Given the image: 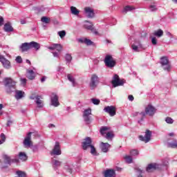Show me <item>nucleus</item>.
Wrapping results in <instances>:
<instances>
[{
    "label": "nucleus",
    "mask_w": 177,
    "mask_h": 177,
    "mask_svg": "<svg viewBox=\"0 0 177 177\" xmlns=\"http://www.w3.org/2000/svg\"><path fill=\"white\" fill-rule=\"evenodd\" d=\"M82 148L83 150H88V149H90V153L92 156H99V153L96 151V148L92 145V139L89 137L83 140Z\"/></svg>",
    "instance_id": "f257e3e1"
},
{
    "label": "nucleus",
    "mask_w": 177,
    "mask_h": 177,
    "mask_svg": "<svg viewBox=\"0 0 177 177\" xmlns=\"http://www.w3.org/2000/svg\"><path fill=\"white\" fill-rule=\"evenodd\" d=\"M32 48L35 49V50H39V49H41V44L35 41H31L29 43H23L19 46V49L21 52H28V50L32 49Z\"/></svg>",
    "instance_id": "f03ea898"
},
{
    "label": "nucleus",
    "mask_w": 177,
    "mask_h": 177,
    "mask_svg": "<svg viewBox=\"0 0 177 177\" xmlns=\"http://www.w3.org/2000/svg\"><path fill=\"white\" fill-rule=\"evenodd\" d=\"M3 84L6 86L7 93H12L16 91V82L11 77H6L3 80Z\"/></svg>",
    "instance_id": "7ed1b4c3"
},
{
    "label": "nucleus",
    "mask_w": 177,
    "mask_h": 177,
    "mask_svg": "<svg viewBox=\"0 0 177 177\" xmlns=\"http://www.w3.org/2000/svg\"><path fill=\"white\" fill-rule=\"evenodd\" d=\"M156 108L153 106L151 104H149L146 108H145V112H136L134 113V115H140L141 118V120H143V118L146 117V114L147 115H149L150 117H153L154 114H156Z\"/></svg>",
    "instance_id": "20e7f679"
},
{
    "label": "nucleus",
    "mask_w": 177,
    "mask_h": 177,
    "mask_svg": "<svg viewBox=\"0 0 177 177\" xmlns=\"http://www.w3.org/2000/svg\"><path fill=\"white\" fill-rule=\"evenodd\" d=\"M104 62L105 63V66L109 68H113V67L115 66V61L111 55H106Z\"/></svg>",
    "instance_id": "39448f33"
},
{
    "label": "nucleus",
    "mask_w": 177,
    "mask_h": 177,
    "mask_svg": "<svg viewBox=\"0 0 177 177\" xmlns=\"http://www.w3.org/2000/svg\"><path fill=\"white\" fill-rule=\"evenodd\" d=\"M160 64L162 65V67L163 69L166 71H171V64H169V60L168 59V57H163L160 59Z\"/></svg>",
    "instance_id": "423d86ee"
},
{
    "label": "nucleus",
    "mask_w": 177,
    "mask_h": 177,
    "mask_svg": "<svg viewBox=\"0 0 177 177\" xmlns=\"http://www.w3.org/2000/svg\"><path fill=\"white\" fill-rule=\"evenodd\" d=\"M97 84H99V77L95 74L92 75L89 83V86L91 89H95V88H97Z\"/></svg>",
    "instance_id": "0eeeda50"
},
{
    "label": "nucleus",
    "mask_w": 177,
    "mask_h": 177,
    "mask_svg": "<svg viewBox=\"0 0 177 177\" xmlns=\"http://www.w3.org/2000/svg\"><path fill=\"white\" fill-rule=\"evenodd\" d=\"M0 62L2 64L3 67L6 70H10V68H12L10 61L6 59L3 55H0Z\"/></svg>",
    "instance_id": "6e6552de"
},
{
    "label": "nucleus",
    "mask_w": 177,
    "mask_h": 177,
    "mask_svg": "<svg viewBox=\"0 0 177 177\" xmlns=\"http://www.w3.org/2000/svg\"><path fill=\"white\" fill-rule=\"evenodd\" d=\"M92 115V109H91V108H88L84 110L83 113V118H84V121H85L86 124H91V120L90 115Z\"/></svg>",
    "instance_id": "1a4fd4ad"
},
{
    "label": "nucleus",
    "mask_w": 177,
    "mask_h": 177,
    "mask_svg": "<svg viewBox=\"0 0 177 177\" xmlns=\"http://www.w3.org/2000/svg\"><path fill=\"white\" fill-rule=\"evenodd\" d=\"M139 139L142 142H145V143H149L151 140V131L146 130L145 136H140Z\"/></svg>",
    "instance_id": "9d476101"
},
{
    "label": "nucleus",
    "mask_w": 177,
    "mask_h": 177,
    "mask_svg": "<svg viewBox=\"0 0 177 177\" xmlns=\"http://www.w3.org/2000/svg\"><path fill=\"white\" fill-rule=\"evenodd\" d=\"M112 84L114 88H116V86H121L124 85V80H120L118 75H115L112 80Z\"/></svg>",
    "instance_id": "9b49d317"
},
{
    "label": "nucleus",
    "mask_w": 177,
    "mask_h": 177,
    "mask_svg": "<svg viewBox=\"0 0 177 177\" xmlns=\"http://www.w3.org/2000/svg\"><path fill=\"white\" fill-rule=\"evenodd\" d=\"M104 111L109 114L110 117H114L117 113V109L114 106H107L104 109Z\"/></svg>",
    "instance_id": "f8f14e48"
},
{
    "label": "nucleus",
    "mask_w": 177,
    "mask_h": 177,
    "mask_svg": "<svg viewBox=\"0 0 177 177\" xmlns=\"http://www.w3.org/2000/svg\"><path fill=\"white\" fill-rule=\"evenodd\" d=\"M62 154V150L60 149V143L58 142H55L54 148L50 152L51 156H60Z\"/></svg>",
    "instance_id": "ddd939ff"
},
{
    "label": "nucleus",
    "mask_w": 177,
    "mask_h": 177,
    "mask_svg": "<svg viewBox=\"0 0 177 177\" xmlns=\"http://www.w3.org/2000/svg\"><path fill=\"white\" fill-rule=\"evenodd\" d=\"M31 135H32V132H29L25 138L24 140V146H25V147H31V146H32V141H31Z\"/></svg>",
    "instance_id": "4468645a"
},
{
    "label": "nucleus",
    "mask_w": 177,
    "mask_h": 177,
    "mask_svg": "<svg viewBox=\"0 0 177 177\" xmlns=\"http://www.w3.org/2000/svg\"><path fill=\"white\" fill-rule=\"evenodd\" d=\"M3 158L4 160V164H6V165H11L12 162H19V159H12L10 158V156L6 154L3 155Z\"/></svg>",
    "instance_id": "2eb2a0df"
},
{
    "label": "nucleus",
    "mask_w": 177,
    "mask_h": 177,
    "mask_svg": "<svg viewBox=\"0 0 177 177\" xmlns=\"http://www.w3.org/2000/svg\"><path fill=\"white\" fill-rule=\"evenodd\" d=\"M84 15L86 17H88V19H93V17H95V11L90 7H85Z\"/></svg>",
    "instance_id": "dca6fc26"
},
{
    "label": "nucleus",
    "mask_w": 177,
    "mask_h": 177,
    "mask_svg": "<svg viewBox=\"0 0 177 177\" xmlns=\"http://www.w3.org/2000/svg\"><path fill=\"white\" fill-rule=\"evenodd\" d=\"M51 100V104L52 106H54V107H57L60 105V103L59 102V96L56 95V93H53L50 97Z\"/></svg>",
    "instance_id": "f3484780"
},
{
    "label": "nucleus",
    "mask_w": 177,
    "mask_h": 177,
    "mask_svg": "<svg viewBox=\"0 0 177 177\" xmlns=\"http://www.w3.org/2000/svg\"><path fill=\"white\" fill-rule=\"evenodd\" d=\"M84 24V27L86 28V30H90L95 34V35H97V32L96 31V29L93 28V24L88 21H85Z\"/></svg>",
    "instance_id": "a211bd4d"
},
{
    "label": "nucleus",
    "mask_w": 177,
    "mask_h": 177,
    "mask_svg": "<svg viewBox=\"0 0 177 177\" xmlns=\"http://www.w3.org/2000/svg\"><path fill=\"white\" fill-rule=\"evenodd\" d=\"M104 177H115V171L114 169H109L104 172Z\"/></svg>",
    "instance_id": "6ab92c4d"
},
{
    "label": "nucleus",
    "mask_w": 177,
    "mask_h": 177,
    "mask_svg": "<svg viewBox=\"0 0 177 177\" xmlns=\"http://www.w3.org/2000/svg\"><path fill=\"white\" fill-rule=\"evenodd\" d=\"M36 75L37 74H35V72H34V71L31 69L26 70V77L28 78V80H35Z\"/></svg>",
    "instance_id": "aec40b11"
},
{
    "label": "nucleus",
    "mask_w": 177,
    "mask_h": 177,
    "mask_svg": "<svg viewBox=\"0 0 177 177\" xmlns=\"http://www.w3.org/2000/svg\"><path fill=\"white\" fill-rule=\"evenodd\" d=\"M48 49H50V50H55V49H56L57 52H62V50H63V46L62 44H53L51 46L48 47Z\"/></svg>",
    "instance_id": "412c9836"
},
{
    "label": "nucleus",
    "mask_w": 177,
    "mask_h": 177,
    "mask_svg": "<svg viewBox=\"0 0 177 177\" xmlns=\"http://www.w3.org/2000/svg\"><path fill=\"white\" fill-rule=\"evenodd\" d=\"M111 145L107 142H101V150L103 153H107L109 151V149H110Z\"/></svg>",
    "instance_id": "4be33fe9"
},
{
    "label": "nucleus",
    "mask_w": 177,
    "mask_h": 177,
    "mask_svg": "<svg viewBox=\"0 0 177 177\" xmlns=\"http://www.w3.org/2000/svg\"><path fill=\"white\" fill-rule=\"evenodd\" d=\"M51 164L54 169H57V168H59V167L62 165V161L57 160L56 159H53L51 161Z\"/></svg>",
    "instance_id": "5701e85b"
},
{
    "label": "nucleus",
    "mask_w": 177,
    "mask_h": 177,
    "mask_svg": "<svg viewBox=\"0 0 177 177\" xmlns=\"http://www.w3.org/2000/svg\"><path fill=\"white\" fill-rule=\"evenodd\" d=\"M36 99V104L37 105V107L41 109L42 107H44V101H42V100H41V96L39 95H37L35 97Z\"/></svg>",
    "instance_id": "b1692460"
},
{
    "label": "nucleus",
    "mask_w": 177,
    "mask_h": 177,
    "mask_svg": "<svg viewBox=\"0 0 177 177\" xmlns=\"http://www.w3.org/2000/svg\"><path fill=\"white\" fill-rule=\"evenodd\" d=\"M18 158L19 160H21V161H27L28 156H27L26 152H19L18 154Z\"/></svg>",
    "instance_id": "393cba45"
},
{
    "label": "nucleus",
    "mask_w": 177,
    "mask_h": 177,
    "mask_svg": "<svg viewBox=\"0 0 177 177\" xmlns=\"http://www.w3.org/2000/svg\"><path fill=\"white\" fill-rule=\"evenodd\" d=\"M157 169V165L155 163L150 164L147 167V172H153Z\"/></svg>",
    "instance_id": "a878e982"
},
{
    "label": "nucleus",
    "mask_w": 177,
    "mask_h": 177,
    "mask_svg": "<svg viewBox=\"0 0 177 177\" xmlns=\"http://www.w3.org/2000/svg\"><path fill=\"white\" fill-rule=\"evenodd\" d=\"M24 97V92L22 91H15V98L19 100Z\"/></svg>",
    "instance_id": "bb28decb"
},
{
    "label": "nucleus",
    "mask_w": 177,
    "mask_h": 177,
    "mask_svg": "<svg viewBox=\"0 0 177 177\" xmlns=\"http://www.w3.org/2000/svg\"><path fill=\"white\" fill-rule=\"evenodd\" d=\"M140 46H142L140 41H138L131 45V48L133 50H134V52H139V47L140 48Z\"/></svg>",
    "instance_id": "cd10ccee"
},
{
    "label": "nucleus",
    "mask_w": 177,
    "mask_h": 177,
    "mask_svg": "<svg viewBox=\"0 0 177 177\" xmlns=\"http://www.w3.org/2000/svg\"><path fill=\"white\" fill-rule=\"evenodd\" d=\"M4 31H6V32H12V31H13V27H12L10 23L4 24Z\"/></svg>",
    "instance_id": "c85d7f7f"
},
{
    "label": "nucleus",
    "mask_w": 177,
    "mask_h": 177,
    "mask_svg": "<svg viewBox=\"0 0 177 177\" xmlns=\"http://www.w3.org/2000/svg\"><path fill=\"white\" fill-rule=\"evenodd\" d=\"M78 41L81 44H85L86 45H92L93 44L89 39H79Z\"/></svg>",
    "instance_id": "c756f323"
},
{
    "label": "nucleus",
    "mask_w": 177,
    "mask_h": 177,
    "mask_svg": "<svg viewBox=\"0 0 177 177\" xmlns=\"http://www.w3.org/2000/svg\"><path fill=\"white\" fill-rule=\"evenodd\" d=\"M108 131H110V127H102L100 128V132L102 135V136H104L107 133Z\"/></svg>",
    "instance_id": "7c9ffc66"
},
{
    "label": "nucleus",
    "mask_w": 177,
    "mask_h": 177,
    "mask_svg": "<svg viewBox=\"0 0 177 177\" xmlns=\"http://www.w3.org/2000/svg\"><path fill=\"white\" fill-rule=\"evenodd\" d=\"M153 35L158 38H161V37L164 35V31H162L161 29H159L153 32Z\"/></svg>",
    "instance_id": "2f4dec72"
},
{
    "label": "nucleus",
    "mask_w": 177,
    "mask_h": 177,
    "mask_svg": "<svg viewBox=\"0 0 177 177\" xmlns=\"http://www.w3.org/2000/svg\"><path fill=\"white\" fill-rule=\"evenodd\" d=\"M132 10H135V7L127 6L124 7V8L122 10V13H127V12H132Z\"/></svg>",
    "instance_id": "473e14b6"
},
{
    "label": "nucleus",
    "mask_w": 177,
    "mask_h": 177,
    "mask_svg": "<svg viewBox=\"0 0 177 177\" xmlns=\"http://www.w3.org/2000/svg\"><path fill=\"white\" fill-rule=\"evenodd\" d=\"M71 12L75 16H78V15H80V11L78 10V9H77V8L74 6L71 7Z\"/></svg>",
    "instance_id": "72a5a7b5"
},
{
    "label": "nucleus",
    "mask_w": 177,
    "mask_h": 177,
    "mask_svg": "<svg viewBox=\"0 0 177 177\" xmlns=\"http://www.w3.org/2000/svg\"><path fill=\"white\" fill-rule=\"evenodd\" d=\"M167 147H171V149H177V140H176L172 142H168Z\"/></svg>",
    "instance_id": "f704fd0d"
},
{
    "label": "nucleus",
    "mask_w": 177,
    "mask_h": 177,
    "mask_svg": "<svg viewBox=\"0 0 177 177\" xmlns=\"http://www.w3.org/2000/svg\"><path fill=\"white\" fill-rule=\"evenodd\" d=\"M67 78L68 81L72 82L73 86H75V79H74V77L71 74H68L67 75Z\"/></svg>",
    "instance_id": "c9c22d12"
},
{
    "label": "nucleus",
    "mask_w": 177,
    "mask_h": 177,
    "mask_svg": "<svg viewBox=\"0 0 177 177\" xmlns=\"http://www.w3.org/2000/svg\"><path fill=\"white\" fill-rule=\"evenodd\" d=\"M65 59H66V62L68 64H70V63H71V61L73 60V57L71 56V54H66Z\"/></svg>",
    "instance_id": "e433bc0d"
},
{
    "label": "nucleus",
    "mask_w": 177,
    "mask_h": 177,
    "mask_svg": "<svg viewBox=\"0 0 177 177\" xmlns=\"http://www.w3.org/2000/svg\"><path fill=\"white\" fill-rule=\"evenodd\" d=\"M124 160H125L126 162H127V164H131V162L133 161L132 156H124Z\"/></svg>",
    "instance_id": "4c0bfd02"
},
{
    "label": "nucleus",
    "mask_w": 177,
    "mask_h": 177,
    "mask_svg": "<svg viewBox=\"0 0 177 177\" xmlns=\"http://www.w3.org/2000/svg\"><path fill=\"white\" fill-rule=\"evenodd\" d=\"M91 102H93V104H95L97 106L98 104H100V100L96 99V98H91Z\"/></svg>",
    "instance_id": "58836bf2"
},
{
    "label": "nucleus",
    "mask_w": 177,
    "mask_h": 177,
    "mask_svg": "<svg viewBox=\"0 0 177 177\" xmlns=\"http://www.w3.org/2000/svg\"><path fill=\"white\" fill-rule=\"evenodd\" d=\"M130 154L131 156H132L133 157H135V156H139V151L136 149H132L130 151Z\"/></svg>",
    "instance_id": "ea45409f"
},
{
    "label": "nucleus",
    "mask_w": 177,
    "mask_h": 177,
    "mask_svg": "<svg viewBox=\"0 0 177 177\" xmlns=\"http://www.w3.org/2000/svg\"><path fill=\"white\" fill-rule=\"evenodd\" d=\"M57 34L62 39H63V38H64L66 37V31L65 30L59 31L57 32Z\"/></svg>",
    "instance_id": "a19ab883"
},
{
    "label": "nucleus",
    "mask_w": 177,
    "mask_h": 177,
    "mask_svg": "<svg viewBox=\"0 0 177 177\" xmlns=\"http://www.w3.org/2000/svg\"><path fill=\"white\" fill-rule=\"evenodd\" d=\"M105 138L106 139H111V138H114V134H113L112 131H108L107 133L106 134Z\"/></svg>",
    "instance_id": "79ce46f5"
},
{
    "label": "nucleus",
    "mask_w": 177,
    "mask_h": 177,
    "mask_svg": "<svg viewBox=\"0 0 177 177\" xmlns=\"http://www.w3.org/2000/svg\"><path fill=\"white\" fill-rule=\"evenodd\" d=\"M41 20L42 23H46V24H48L50 21V19L46 17H41Z\"/></svg>",
    "instance_id": "37998d69"
},
{
    "label": "nucleus",
    "mask_w": 177,
    "mask_h": 177,
    "mask_svg": "<svg viewBox=\"0 0 177 177\" xmlns=\"http://www.w3.org/2000/svg\"><path fill=\"white\" fill-rule=\"evenodd\" d=\"M136 174H138V177H143V176H142V174H143V171L139 169V168H136Z\"/></svg>",
    "instance_id": "c03bdc74"
},
{
    "label": "nucleus",
    "mask_w": 177,
    "mask_h": 177,
    "mask_svg": "<svg viewBox=\"0 0 177 177\" xmlns=\"http://www.w3.org/2000/svg\"><path fill=\"white\" fill-rule=\"evenodd\" d=\"M17 175H18L19 177H27L26 173L21 171H17Z\"/></svg>",
    "instance_id": "a18cd8bd"
},
{
    "label": "nucleus",
    "mask_w": 177,
    "mask_h": 177,
    "mask_svg": "<svg viewBox=\"0 0 177 177\" xmlns=\"http://www.w3.org/2000/svg\"><path fill=\"white\" fill-rule=\"evenodd\" d=\"M165 122L167 124H174V119L170 117H167L165 119Z\"/></svg>",
    "instance_id": "49530a36"
},
{
    "label": "nucleus",
    "mask_w": 177,
    "mask_h": 177,
    "mask_svg": "<svg viewBox=\"0 0 177 177\" xmlns=\"http://www.w3.org/2000/svg\"><path fill=\"white\" fill-rule=\"evenodd\" d=\"M149 10H151V12H156V10H157V6H156V5H151L149 6Z\"/></svg>",
    "instance_id": "de8ad7c7"
},
{
    "label": "nucleus",
    "mask_w": 177,
    "mask_h": 177,
    "mask_svg": "<svg viewBox=\"0 0 177 177\" xmlns=\"http://www.w3.org/2000/svg\"><path fill=\"white\" fill-rule=\"evenodd\" d=\"M15 61L17 63H19V64L23 63V59L20 56H17L15 59Z\"/></svg>",
    "instance_id": "09e8293b"
},
{
    "label": "nucleus",
    "mask_w": 177,
    "mask_h": 177,
    "mask_svg": "<svg viewBox=\"0 0 177 177\" xmlns=\"http://www.w3.org/2000/svg\"><path fill=\"white\" fill-rule=\"evenodd\" d=\"M7 167H8V165H3V163H2V160H1V159H0V168L3 169L6 168Z\"/></svg>",
    "instance_id": "8fccbe9b"
},
{
    "label": "nucleus",
    "mask_w": 177,
    "mask_h": 177,
    "mask_svg": "<svg viewBox=\"0 0 177 177\" xmlns=\"http://www.w3.org/2000/svg\"><path fill=\"white\" fill-rule=\"evenodd\" d=\"M21 82L23 85H26L27 84V79L26 78H21Z\"/></svg>",
    "instance_id": "3c124183"
},
{
    "label": "nucleus",
    "mask_w": 177,
    "mask_h": 177,
    "mask_svg": "<svg viewBox=\"0 0 177 177\" xmlns=\"http://www.w3.org/2000/svg\"><path fill=\"white\" fill-rule=\"evenodd\" d=\"M151 43L153 45H157V39H156V37H153L151 39Z\"/></svg>",
    "instance_id": "603ef678"
},
{
    "label": "nucleus",
    "mask_w": 177,
    "mask_h": 177,
    "mask_svg": "<svg viewBox=\"0 0 177 177\" xmlns=\"http://www.w3.org/2000/svg\"><path fill=\"white\" fill-rule=\"evenodd\" d=\"M65 169H66L68 172H69V174H71L73 172V169L70 168L68 166L65 167Z\"/></svg>",
    "instance_id": "864d4df0"
},
{
    "label": "nucleus",
    "mask_w": 177,
    "mask_h": 177,
    "mask_svg": "<svg viewBox=\"0 0 177 177\" xmlns=\"http://www.w3.org/2000/svg\"><path fill=\"white\" fill-rule=\"evenodd\" d=\"M3 21H4L3 17L0 16V27L1 26H3Z\"/></svg>",
    "instance_id": "5fc2aeb1"
},
{
    "label": "nucleus",
    "mask_w": 177,
    "mask_h": 177,
    "mask_svg": "<svg viewBox=\"0 0 177 177\" xmlns=\"http://www.w3.org/2000/svg\"><path fill=\"white\" fill-rule=\"evenodd\" d=\"M0 137L1 138V140H6V137L5 136V134L3 133L1 134Z\"/></svg>",
    "instance_id": "6e6d98bb"
},
{
    "label": "nucleus",
    "mask_w": 177,
    "mask_h": 177,
    "mask_svg": "<svg viewBox=\"0 0 177 177\" xmlns=\"http://www.w3.org/2000/svg\"><path fill=\"white\" fill-rule=\"evenodd\" d=\"M128 99L129 100H130V102H133V95H129Z\"/></svg>",
    "instance_id": "4d7b16f0"
},
{
    "label": "nucleus",
    "mask_w": 177,
    "mask_h": 177,
    "mask_svg": "<svg viewBox=\"0 0 177 177\" xmlns=\"http://www.w3.org/2000/svg\"><path fill=\"white\" fill-rule=\"evenodd\" d=\"M166 35H167V37H169V38H174L172 34H171L169 32H166Z\"/></svg>",
    "instance_id": "13d9d810"
},
{
    "label": "nucleus",
    "mask_w": 177,
    "mask_h": 177,
    "mask_svg": "<svg viewBox=\"0 0 177 177\" xmlns=\"http://www.w3.org/2000/svg\"><path fill=\"white\" fill-rule=\"evenodd\" d=\"M53 55L54 57H59V54L57 52H53Z\"/></svg>",
    "instance_id": "bf43d9fd"
},
{
    "label": "nucleus",
    "mask_w": 177,
    "mask_h": 177,
    "mask_svg": "<svg viewBox=\"0 0 177 177\" xmlns=\"http://www.w3.org/2000/svg\"><path fill=\"white\" fill-rule=\"evenodd\" d=\"M13 123V121L12 120H8V122H7V127H10V124H12Z\"/></svg>",
    "instance_id": "052dcab7"
},
{
    "label": "nucleus",
    "mask_w": 177,
    "mask_h": 177,
    "mask_svg": "<svg viewBox=\"0 0 177 177\" xmlns=\"http://www.w3.org/2000/svg\"><path fill=\"white\" fill-rule=\"evenodd\" d=\"M46 80V76L42 77L41 79V82H45Z\"/></svg>",
    "instance_id": "680f3d73"
},
{
    "label": "nucleus",
    "mask_w": 177,
    "mask_h": 177,
    "mask_svg": "<svg viewBox=\"0 0 177 177\" xmlns=\"http://www.w3.org/2000/svg\"><path fill=\"white\" fill-rule=\"evenodd\" d=\"M48 127H49V128H52V127L55 128V124H50L48 125Z\"/></svg>",
    "instance_id": "e2e57ef3"
},
{
    "label": "nucleus",
    "mask_w": 177,
    "mask_h": 177,
    "mask_svg": "<svg viewBox=\"0 0 177 177\" xmlns=\"http://www.w3.org/2000/svg\"><path fill=\"white\" fill-rule=\"evenodd\" d=\"M21 24H26V21L24 19L21 20Z\"/></svg>",
    "instance_id": "0e129e2a"
},
{
    "label": "nucleus",
    "mask_w": 177,
    "mask_h": 177,
    "mask_svg": "<svg viewBox=\"0 0 177 177\" xmlns=\"http://www.w3.org/2000/svg\"><path fill=\"white\" fill-rule=\"evenodd\" d=\"M4 142H5V140H1L0 145H3Z\"/></svg>",
    "instance_id": "69168bd1"
},
{
    "label": "nucleus",
    "mask_w": 177,
    "mask_h": 177,
    "mask_svg": "<svg viewBox=\"0 0 177 177\" xmlns=\"http://www.w3.org/2000/svg\"><path fill=\"white\" fill-rule=\"evenodd\" d=\"M174 133H169V136H174Z\"/></svg>",
    "instance_id": "338daca9"
},
{
    "label": "nucleus",
    "mask_w": 177,
    "mask_h": 177,
    "mask_svg": "<svg viewBox=\"0 0 177 177\" xmlns=\"http://www.w3.org/2000/svg\"><path fill=\"white\" fill-rule=\"evenodd\" d=\"M26 63L28 64H31V62L29 59H26Z\"/></svg>",
    "instance_id": "774afa93"
}]
</instances>
